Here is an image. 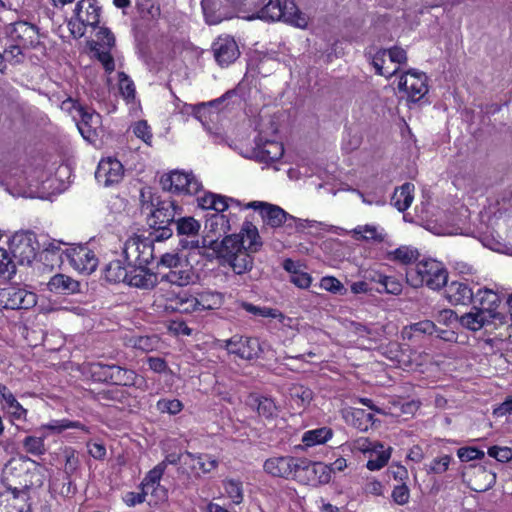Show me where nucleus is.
<instances>
[{
  "label": "nucleus",
  "mask_w": 512,
  "mask_h": 512,
  "mask_svg": "<svg viewBox=\"0 0 512 512\" xmlns=\"http://www.w3.org/2000/svg\"><path fill=\"white\" fill-rule=\"evenodd\" d=\"M142 210H149V226L155 241H164L173 235V225L177 215H181L182 208L171 199H161L155 196L150 189H142L140 193Z\"/></svg>",
  "instance_id": "1"
},
{
  "label": "nucleus",
  "mask_w": 512,
  "mask_h": 512,
  "mask_svg": "<svg viewBox=\"0 0 512 512\" xmlns=\"http://www.w3.org/2000/svg\"><path fill=\"white\" fill-rule=\"evenodd\" d=\"M407 283L413 288L427 286L439 290L447 285L448 272L445 266L435 259H423L406 271Z\"/></svg>",
  "instance_id": "2"
},
{
  "label": "nucleus",
  "mask_w": 512,
  "mask_h": 512,
  "mask_svg": "<svg viewBox=\"0 0 512 512\" xmlns=\"http://www.w3.org/2000/svg\"><path fill=\"white\" fill-rule=\"evenodd\" d=\"M246 209H253L259 212L265 225L278 228L285 225L289 233L301 231L306 227H312L316 221L302 220L287 213L281 207L263 201H251L246 204Z\"/></svg>",
  "instance_id": "3"
},
{
  "label": "nucleus",
  "mask_w": 512,
  "mask_h": 512,
  "mask_svg": "<svg viewBox=\"0 0 512 512\" xmlns=\"http://www.w3.org/2000/svg\"><path fill=\"white\" fill-rule=\"evenodd\" d=\"M243 244L244 238L236 234L226 235L221 241L209 239V236H203L201 240L202 249H209L212 252L206 254L199 251V254L207 258L216 257L220 260L221 264H225L235 253L240 251V248H243Z\"/></svg>",
  "instance_id": "4"
},
{
  "label": "nucleus",
  "mask_w": 512,
  "mask_h": 512,
  "mask_svg": "<svg viewBox=\"0 0 512 512\" xmlns=\"http://www.w3.org/2000/svg\"><path fill=\"white\" fill-rule=\"evenodd\" d=\"M40 245L32 231L16 232L9 241V249L19 265H30Z\"/></svg>",
  "instance_id": "5"
},
{
  "label": "nucleus",
  "mask_w": 512,
  "mask_h": 512,
  "mask_svg": "<svg viewBox=\"0 0 512 512\" xmlns=\"http://www.w3.org/2000/svg\"><path fill=\"white\" fill-rule=\"evenodd\" d=\"M74 119L82 137L90 143H94L98 137L97 129L101 124V115L79 102L72 101Z\"/></svg>",
  "instance_id": "6"
},
{
  "label": "nucleus",
  "mask_w": 512,
  "mask_h": 512,
  "mask_svg": "<svg viewBox=\"0 0 512 512\" xmlns=\"http://www.w3.org/2000/svg\"><path fill=\"white\" fill-rule=\"evenodd\" d=\"M160 185L164 191L172 193L196 194L202 189L201 182L191 173L173 171L160 178Z\"/></svg>",
  "instance_id": "7"
},
{
  "label": "nucleus",
  "mask_w": 512,
  "mask_h": 512,
  "mask_svg": "<svg viewBox=\"0 0 512 512\" xmlns=\"http://www.w3.org/2000/svg\"><path fill=\"white\" fill-rule=\"evenodd\" d=\"M36 303V294L23 287L9 286L0 289V307L4 309L27 310L34 307Z\"/></svg>",
  "instance_id": "8"
},
{
  "label": "nucleus",
  "mask_w": 512,
  "mask_h": 512,
  "mask_svg": "<svg viewBox=\"0 0 512 512\" xmlns=\"http://www.w3.org/2000/svg\"><path fill=\"white\" fill-rule=\"evenodd\" d=\"M295 480L307 485L326 484L330 481L328 465L299 458Z\"/></svg>",
  "instance_id": "9"
},
{
  "label": "nucleus",
  "mask_w": 512,
  "mask_h": 512,
  "mask_svg": "<svg viewBox=\"0 0 512 512\" xmlns=\"http://www.w3.org/2000/svg\"><path fill=\"white\" fill-rule=\"evenodd\" d=\"M224 348L230 354H234L241 359L252 360L258 358L262 352L261 344L258 338L242 335H233L224 341Z\"/></svg>",
  "instance_id": "10"
},
{
  "label": "nucleus",
  "mask_w": 512,
  "mask_h": 512,
  "mask_svg": "<svg viewBox=\"0 0 512 512\" xmlns=\"http://www.w3.org/2000/svg\"><path fill=\"white\" fill-rule=\"evenodd\" d=\"M200 227V223L193 217L179 216L176 219L173 225V230L175 229L177 232V236L181 237L179 240V245L181 246L182 249H202L201 241L197 239Z\"/></svg>",
  "instance_id": "11"
},
{
  "label": "nucleus",
  "mask_w": 512,
  "mask_h": 512,
  "mask_svg": "<svg viewBox=\"0 0 512 512\" xmlns=\"http://www.w3.org/2000/svg\"><path fill=\"white\" fill-rule=\"evenodd\" d=\"M69 263L78 271L91 274L98 265V259L87 246L78 245L69 247L63 252Z\"/></svg>",
  "instance_id": "12"
},
{
  "label": "nucleus",
  "mask_w": 512,
  "mask_h": 512,
  "mask_svg": "<svg viewBox=\"0 0 512 512\" xmlns=\"http://www.w3.org/2000/svg\"><path fill=\"white\" fill-rule=\"evenodd\" d=\"M426 82L425 73L410 69L400 77L398 89L407 93L411 100L416 102L428 92Z\"/></svg>",
  "instance_id": "13"
},
{
  "label": "nucleus",
  "mask_w": 512,
  "mask_h": 512,
  "mask_svg": "<svg viewBox=\"0 0 512 512\" xmlns=\"http://www.w3.org/2000/svg\"><path fill=\"white\" fill-rule=\"evenodd\" d=\"M299 457L277 456L268 458L264 464V471L273 476L284 479H294L297 474Z\"/></svg>",
  "instance_id": "14"
},
{
  "label": "nucleus",
  "mask_w": 512,
  "mask_h": 512,
  "mask_svg": "<svg viewBox=\"0 0 512 512\" xmlns=\"http://www.w3.org/2000/svg\"><path fill=\"white\" fill-rule=\"evenodd\" d=\"M14 43H19L24 49L36 48L39 44V28L26 21H17L12 24L9 33Z\"/></svg>",
  "instance_id": "15"
},
{
  "label": "nucleus",
  "mask_w": 512,
  "mask_h": 512,
  "mask_svg": "<svg viewBox=\"0 0 512 512\" xmlns=\"http://www.w3.org/2000/svg\"><path fill=\"white\" fill-rule=\"evenodd\" d=\"M502 319V314H490V312L483 311L478 305L474 304L469 312L460 316L459 324L467 330L476 332L495 320L502 322Z\"/></svg>",
  "instance_id": "16"
},
{
  "label": "nucleus",
  "mask_w": 512,
  "mask_h": 512,
  "mask_svg": "<svg viewBox=\"0 0 512 512\" xmlns=\"http://www.w3.org/2000/svg\"><path fill=\"white\" fill-rule=\"evenodd\" d=\"M284 154L282 143L274 140L263 141L262 137L255 139V147L251 151L249 158L255 159L260 163H272L279 160Z\"/></svg>",
  "instance_id": "17"
},
{
  "label": "nucleus",
  "mask_w": 512,
  "mask_h": 512,
  "mask_svg": "<svg viewBox=\"0 0 512 512\" xmlns=\"http://www.w3.org/2000/svg\"><path fill=\"white\" fill-rule=\"evenodd\" d=\"M215 60L220 66H228L240 55L236 41L230 37H219L212 45Z\"/></svg>",
  "instance_id": "18"
},
{
  "label": "nucleus",
  "mask_w": 512,
  "mask_h": 512,
  "mask_svg": "<svg viewBox=\"0 0 512 512\" xmlns=\"http://www.w3.org/2000/svg\"><path fill=\"white\" fill-rule=\"evenodd\" d=\"M123 177V165L117 159H103L99 162L95 178L104 186L118 183Z\"/></svg>",
  "instance_id": "19"
},
{
  "label": "nucleus",
  "mask_w": 512,
  "mask_h": 512,
  "mask_svg": "<svg viewBox=\"0 0 512 512\" xmlns=\"http://www.w3.org/2000/svg\"><path fill=\"white\" fill-rule=\"evenodd\" d=\"M102 8L97 0H80L77 2L74 14L76 20L83 26L96 28L100 22Z\"/></svg>",
  "instance_id": "20"
},
{
  "label": "nucleus",
  "mask_w": 512,
  "mask_h": 512,
  "mask_svg": "<svg viewBox=\"0 0 512 512\" xmlns=\"http://www.w3.org/2000/svg\"><path fill=\"white\" fill-rule=\"evenodd\" d=\"M159 283L158 274L148 267L133 265L129 267L127 284L139 289H153Z\"/></svg>",
  "instance_id": "21"
},
{
  "label": "nucleus",
  "mask_w": 512,
  "mask_h": 512,
  "mask_svg": "<svg viewBox=\"0 0 512 512\" xmlns=\"http://www.w3.org/2000/svg\"><path fill=\"white\" fill-rule=\"evenodd\" d=\"M110 383L116 386L141 388L145 384L143 377L134 370L116 364H109Z\"/></svg>",
  "instance_id": "22"
},
{
  "label": "nucleus",
  "mask_w": 512,
  "mask_h": 512,
  "mask_svg": "<svg viewBox=\"0 0 512 512\" xmlns=\"http://www.w3.org/2000/svg\"><path fill=\"white\" fill-rule=\"evenodd\" d=\"M194 270L191 265L184 260L177 268L169 270L167 273L160 274L159 282H167L180 287L187 286L194 282Z\"/></svg>",
  "instance_id": "23"
},
{
  "label": "nucleus",
  "mask_w": 512,
  "mask_h": 512,
  "mask_svg": "<svg viewBox=\"0 0 512 512\" xmlns=\"http://www.w3.org/2000/svg\"><path fill=\"white\" fill-rule=\"evenodd\" d=\"M13 498L7 505H0V512H31V504L29 503L30 487L24 485L22 488L8 487Z\"/></svg>",
  "instance_id": "24"
},
{
  "label": "nucleus",
  "mask_w": 512,
  "mask_h": 512,
  "mask_svg": "<svg viewBox=\"0 0 512 512\" xmlns=\"http://www.w3.org/2000/svg\"><path fill=\"white\" fill-rule=\"evenodd\" d=\"M221 213L222 212L213 213L206 218L204 236H209V239L219 240L220 237L230 231L229 219Z\"/></svg>",
  "instance_id": "25"
},
{
  "label": "nucleus",
  "mask_w": 512,
  "mask_h": 512,
  "mask_svg": "<svg viewBox=\"0 0 512 512\" xmlns=\"http://www.w3.org/2000/svg\"><path fill=\"white\" fill-rule=\"evenodd\" d=\"M447 298L453 305H467L474 301L475 294L464 282L452 281L446 289Z\"/></svg>",
  "instance_id": "26"
},
{
  "label": "nucleus",
  "mask_w": 512,
  "mask_h": 512,
  "mask_svg": "<svg viewBox=\"0 0 512 512\" xmlns=\"http://www.w3.org/2000/svg\"><path fill=\"white\" fill-rule=\"evenodd\" d=\"M198 205L202 209H212L217 212H224L229 207V202L239 206L240 202L220 194L206 192L203 196L197 198Z\"/></svg>",
  "instance_id": "27"
},
{
  "label": "nucleus",
  "mask_w": 512,
  "mask_h": 512,
  "mask_svg": "<svg viewBox=\"0 0 512 512\" xmlns=\"http://www.w3.org/2000/svg\"><path fill=\"white\" fill-rule=\"evenodd\" d=\"M0 402L2 404V408L5 409L13 419H25L27 410L17 401L13 393L1 383Z\"/></svg>",
  "instance_id": "28"
},
{
  "label": "nucleus",
  "mask_w": 512,
  "mask_h": 512,
  "mask_svg": "<svg viewBox=\"0 0 512 512\" xmlns=\"http://www.w3.org/2000/svg\"><path fill=\"white\" fill-rule=\"evenodd\" d=\"M48 289L55 294L70 295L80 291V283L65 274H56L49 280Z\"/></svg>",
  "instance_id": "29"
},
{
  "label": "nucleus",
  "mask_w": 512,
  "mask_h": 512,
  "mask_svg": "<svg viewBox=\"0 0 512 512\" xmlns=\"http://www.w3.org/2000/svg\"><path fill=\"white\" fill-rule=\"evenodd\" d=\"M47 434L42 429H37L35 434L26 436L22 441V446L27 454H31L36 457L43 456L47 452L45 445V439Z\"/></svg>",
  "instance_id": "30"
},
{
  "label": "nucleus",
  "mask_w": 512,
  "mask_h": 512,
  "mask_svg": "<svg viewBox=\"0 0 512 512\" xmlns=\"http://www.w3.org/2000/svg\"><path fill=\"white\" fill-rule=\"evenodd\" d=\"M251 253L252 252L246 249L243 244V248H240V251L235 253V255L225 263L232 268L235 274L242 275L251 271L253 268L254 258L251 256Z\"/></svg>",
  "instance_id": "31"
},
{
  "label": "nucleus",
  "mask_w": 512,
  "mask_h": 512,
  "mask_svg": "<svg viewBox=\"0 0 512 512\" xmlns=\"http://www.w3.org/2000/svg\"><path fill=\"white\" fill-rule=\"evenodd\" d=\"M473 303L478 305L481 310L490 312V314H500L496 311L500 303V297L491 289H479L475 293Z\"/></svg>",
  "instance_id": "32"
},
{
  "label": "nucleus",
  "mask_w": 512,
  "mask_h": 512,
  "mask_svg": "<svg viewBox=\"0 0 512 512\" xmlns=\"http://www.w3.org/2000/svg\"><path fill=\"white\" fill-rule=\"evenodd\" d=\"M414 185L406 182L397 188L391 198L392 205L400 212L406 211L413 201Z\"/></svg>",
  "instance_id": "33"
},
{
  "label": "nucleus",
  "mask_w": 512,
  "mask_h": 512,
  "mask_svg": "<svg viewBox=\"0 0 512 512\" xmlns=\"http://www.w3.org/2000/svg\"><path fill=\"white\" fill-rule=\"evenodd\" d=\"M281 10L283 12L281 21L290 23L300 28H304L307 25V19L305 15L299 10L293 1L285 0L283 3H281Z\"/></svg>",
  "instance_id": "34"
},
{
  "label": "nucleus",
  "mask_w": 512,
  "mask_h": 512,
  "mask_svg": "<svg viewBox=\"0 0 512 512\" xmlns=\"http://www.w3.org/2000/svg\"><path fill=\"white\" fill-rule=\"evenodd\" d=\"M249 405L255 409L260 417L273 419L277 416V406L275 402L268 397H250Z\"/></svg>",
  "instance_id": "35"
},
{
  "label": "nucleus",
  "mask_w": 512,
  "mask_h": 512,
  "mask_svg": "<svg viewBox=\"0 0 512 512\" xmlns=\"http://www.w3.org/2000/svg\"><path fill=\"white\" fill-rule=\"evenodd\" d=\"M238 235L244 238L245 248L249 249L250 252H258L262 247L258 229L251 222H244Z\"/></svg>",
  "instance_id": "36"
},
{
  "label": "nucleus",
  "mask_w": 512,
  "mask_h": 512,
  "mask_svg": "<svg viewBox=\"0 0 512 512\" xmlns=\"http://www.w3.org/2000/svg\"><path fill=\"white\" fill-rule=\"evenodd\" d=\"M420 254L417 249L410 246H400L399 248L388 251L386 259L403 265H409L418 260Z\"/></svg>",
  "instance_id": "37"
},
{
  "label": "nucleus",
  "mask_w": 512,
  "mask_h": 512,
  "mask_svg": "<svg viewBox=\"0 0 512 512\" xmlns=\"http://www.w3.org/2000/svg\"><path fill=\"white\" fill-rule=\"evenodd\" d=\"M222 0H202L201 6L206 22L209 25H216L223 21L226 16L221 11Z\"/></svg>",
  "instance_id": "38"
},
{
  "label": "nucleus",
  "mask_w": 512,
  "mask_h": 512,
  "mask_svg": "<svg viewBox=\"0 0 512 512\" xmlns=\"http://www.w3.org/2000/svg\"><path fill=\"white\" fill-rule=\"evenodd\" d=\"M353 234L357 240L385 242L387 234L382 229L381 231L374 225H359L353 230Z\"/></svg>",
  "instance_id": "39"
},
{
  "label": "nucleus",
  "mask_w": 512,
  "mask_h": 512,
  "mask_svg": "<svg viewBox=\"0 0 512 512\" xmlns=\"http://www.w3.org/2000/svg\"><path fill=\"white\" fill-rule=\"evenodd\" d=\"M129 266L124 267L120 260L111 261L104 269V277L110 283H127Z\"/></svg>",
  "instance_id": "40"
},
{
  "label": "nucleus",
  "mask_w": 512,
  "mask_h": 512,
  "mask_svg": "<svg viewBox=\"0 0 512 512\" xmlns=\"http://www.w3.org/2000/svg\"><path fill=\"white\" fill-rule=\"evenodd\" d=\"M333 436V431L329 427H320L306 431L302 436V442L306 447H312L326 443Z\"/></svg>",
  "instance_id": "41"
},
{
  "label": "nucleus",
  "mask_w": 512,
  "mask_h": 512,
  "mask_svg": "<svg viewBox=\"0 0 512 512\" xmlns=\"http://www.w3.org/2000/svg\"><path fill=\"white\" fill-rule=\"evenodd\" d=\"M281 17H283V12L281 10V1L270 0L250 19L257 18L265 21H281Z\"/></svg>",
  "instance_id": "42"
},
{
  "label": "nucleus",
  "mask_w": 512,
  "mask_h": 512,
  "mask_svg": "<svg viewBox=\"0 0 512 512\" xmlns=\"http://www.w3.org/2000/svg\"><path fill=\"white\" fill-rule=\"evenodd\" d=\"M184 456L189 458L191 461L196 462L192 466V469H199L203 473H209L218 466V460L209 454H193L189 451H186Z\"/></svg>",
  "instance_id": "43"
},
{
  "label": "nucleus",
  "mask_w": 512,
  "mask_h": 512,
  "mask_svg": "<svg viewBox=\"0 0 512 512\" xmlns=\"http://www.w3.org/2000/svg\"><path fill=\"white\" fill-rule=\"evenodd\" d=\"M365 55H366V57H368V59L371 60V64L375 68L376 74H378L380 76H385L386 78H390L393 75H395L396 73H398L399 68H395L392 71H387L384 69L383 65L385 62V57L387 55L386 49H379L374 54L370 50V51L366 52Z\"/></svg>",
  "instance_id": "44"
},
{
  "label": "nucleus",
  "mask_w": 512,
  "mask_h": 512,
  "mask_svg": "<svg viewBox=\"0 0 512 512\" xmlns=\"http://www.w3.org/2000/svg\"><path fill=\"white\" fill-rule=\"evenodd\" d=\"M128 398L129 394L125 390L119 388L102 390L97 393V399L104 405H111L112 403L124 404L127 402Z\"/></svg>",
  "instance_id": "45"
},
{
  "label": "nucleus",
  "mask_w": 512,
  "mask_h": 512,
  "mask_svg": "<svg viewBox=\"0 0 512 512\" xmlns=\"http://www.w3.org/2000/svg\"><path fill=\"white\" fill-rule=\"evenodd\" d=\"M19 265L12 256L10 249L0 247V275L11 278L16 273V266Z\"/></svg>",
  "instance_id": "46"
},
{
  "label": "nucleus",
  "mask_w": 512,
  "mask_h": 512,
  "mask_svg": "<svg viewBox=\"0 0 512 512\" xmlns=\"http://www.w3.org/2000/svg\"><path fill=\"white\" fill-rule=\"evenodd\" d=\"M164 473V464L158 463L153 469L147 472L139 485V489L149 493L150 487L160 484Z\"/></svg>",
  "instance_id": "47"
},
{
  "label": "nucleus",
  "mask_w": 512,
  "mask_h": 512,
  "mask_svg": "<svg viewBox=\"0 0 512 512\" xmlns=\"http://www.w3.org/2000/svg\"><path fill=\"white\" fill-rule=\"evenodd\" d=\"M141 241L140 238H130L124 244L123 254L129 267L136 265L137 254L141 252Z\"/></svg>",
  "instance_id": "48"
},
{
  "label": "nucleus",
  "mask_w": 512,
  "mask_h": 512,
  "mask_svg": "<svg viewBox=\"0 0 512 512\" xmlns=\"http://www.w3.org/2000/svg\"><path fill=\"white\" fill-rule=\"evenodd\" d=\"M65 465L64 474L67 477H72L80 467V459L76 450L73 448H65Z\"/></svg>",
  "instance_id": "49"
},
{
  "label": "nucleus",
  "mask_w": 512,
  "mask_h": 512,
  "mask_svg": "<svg viewBox=\"0 0 512 512\" xmlns=\"http://www.w3.org/2000/svg\"><path fill=\"white\" fill-rule=\"evenodd\" d=\"M138 11L143 19L153 20L160 16V7L153 0H140L137 3Z\"/></svg>",
  "instance_id": "50"
},
{
  "label": "nucleus",
  "mask_w": 512,
  "mask_h": 512,
  "mask_svg": "<svg viewBox=\"0 0 512 512\" xmlns=\"http://www.w3.org/2000/svg\"><path fill=\"white\" fill-rule=\"evenodd\" d=\"M199 311L212 310L221 304V294L214 292H204L198 298Z\"/></svg>",
  "instance_id": "51"
},
{
  "label": "nucleus",
  "mask_w": 512,
  "mask_h": 512,
  "mask_svg": "<svg viewBox=\"0 0 512 512\" xmlns=\"http://www.w3.org/2000/svg\"><path fill=\"white\" fill-rule=\"evenodd\" d=\"M475 470V474L482 477L484 483L482 485H478L477 487H472L474 491H486L490 489L496 482V474L490 471H487L485 466L482 465H474L472 466Z\"/></svg>",
  "instance_id": "52"
},
{
  "label": "nucleus",
  "mask_w": 512,
  "mask_h": 512,
  "mask_svg": "<svg viewBox=\"0 0 512 512\" xmlns=\"http://www.w3.org/2000/svg\"><path fill=\"white\" fill-rule=\"evenodd\" d=\"M97 41L91 47L112 49L115 45V36L107 27H100L96 34Z\"/></svg>",
  "instance_id": "53"
},
{
  "label": "nucleus",
  "mask_w": 512,
  "mask_h": 512,
  "mask_svg": "<svg viewBox=\"0 0 512 512\" xmlns=\"http://www.w3.org/2000/svg\"><path fill=\"white\" fill-rule=\"evenodd\" d=\"M140 254H137L136 265L148 267L154 260V246L147 240L141 241Z\"/></svg>",
  "instance_id": "54"
},
{
  "label": "nucleus",
  "mask_w": 512,
  "mask_h": 512,
  "mask_svg": "<svg viewBox=\"0 0 512 512\" xmlns=\"http://www.w3.org/2000/svg\"><path fill=\"white\" fill-rule=\"evenodd\" d=\"M224 488L233 503L240 504L243 501V487L241 481L229 479L224 482Z\"/></svg>",
  "instance_id": "55"
},
{
  "label": "nucleus",
  "mask_w": 512,
  "mask_h": 512,
  "mask_svg": "<svg viewBox=\"0 0 512 512\" xmlns=\"http://www.w3.org/2000/svg\"><path fill=\"white\" fill-rule=\"evenodd\" d=\"M378 293H388L392 295H398L402 292V283L393 276L384 275L380 287H375Z\"/></svg>",
  "instance_id": "56"
},
{
  "label": "nucleus",
  "mask_w": 512,
  "mask_h": 512,
  "mask_svg": "<svg viewBox=\"0 0 512 512\" xmlns=\"http://www.w3.org/2000/svg\"><path fill=\"white\" fill-rule=\"evenodd\" d=\"M156 408L161 413L176 415L183 409V404L178 399H160L157 401Z\"/></svg>",
  "instance_id": "57"
},
{
  "label": "nucleus",
  "mask_w": 512,
  "mask_h": 512,
  "mask_svg": "<svg viewBox=\"0 0 512 512\" xmlns=\"http://www.w3.org/2000/svg\"><path fill=\"white\" fill-rule=\"evenodd\" d=\"M452 457L450 455H442L434 458L430 464L426 465L427 473L443 474L449 468Z\"/></svg>",
  "instance_id": "58"
},
{
  "label": "nucleus",
  "mask_w": 512,
  "mask_h": 512,
  "mask_svg": "<svg viewBox=\"0 0 512 512\" xmlns=\"http://www.w3.org/2000/svg\"><path fill=\"white\" fill-rule=\"evenodd\" d=\"M96 58L101 62L105 71L111 73L115 69V61L111 55V49L91 47Z\"/></svg>",
  "instance_id": "59"
},
{
  "label": "nucleus",
  "mask_w": 512,
  "mask_h": 512,
  "mask_svg": "<svg viewBox=\"0 0 512 512\" xmlns=\"http://www.w3.org/2000/svg\"><path fill=\"white\" fill-rule=\"evenodd\" d=\"M109 364L96 362L90 366L91 376L95 381L110 383Z\"/></svg>",
  "instance_id": "60"
},
{
  "label": "nucleus",
  "mask_w": 512,
  "mask_h": 512,
  "mask_svg": "<svg viewBox=\"0 0 512 512\" xmlns=\"http://www.w3.org/2000/svg\"><path fill=\"white\" fill-rule=\"evenodd\" d=\"M133 133L136 137L143 140L147 145H151L152 132L146 120H139L133 125Z\"/></svg>",
  "instance_id": "61"
},
{
  "label": "nucleus",
  "mask_w": 512,
  "mask_h": 512,
  "mask_svg": "<svg viewBox=\"0 0 512 512\" xmlns=\"http://www.w3.org/2000/svg\"><path fill=\"white\" fill-rule=\"evenodd\" d=\"M119 89L124 98L128 100L135 98L134 83L124 72L119 73Z\"/></svg>",
  "instance_id": "62"
},
{
  "label": "nucleus",
  "mask_w": 512,
  "mask_h": 512,
  "mask_svg": "<svg viewBox=\"0 0 512 512\" xmlns=\"http://www.w3.org/2000/svg\"><path fill=\"white\" fill-rule=\"evenodd\" d=\"M22 49H24L22 45L13 42V44L6 47L4 53H2L4 55V60L13 62L14 64L22 63Z\"/></svg>",
  "instance_id": "63"
},
{
  "label": "nucleus",
  "mask_w": 512,
  "mask_h": 512,
  "mask_svg": "<svg viewBox=\"0 0 512 512\" xmlns=\"http://www.w3.org/2000/svg\"><path fill=\"white\" fill-rule=\"evenodd\" d=\"M457 455L462 462H469L484 458L485 453L476 447H462L458 449Z\"/></svg>",
  "instance_id": "64"
}]
</instances>
